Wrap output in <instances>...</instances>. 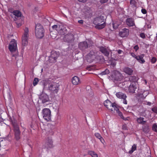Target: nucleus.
I'll list each match as a JSON object with an SVG mask.
<instances>
[{
  "mask_svg": "<svg viewBox=\"0 0 157 157\" xmlns=\"http://www.w3.org/2000/svg\"><path fill=\"white\" fill-rule=\"evenodd\" d=\"M123 78V77L122 75L120 73L118 72L116 74L115 80L117 81H121Z\"/></svg>",
  "mask_w": 157,
  "mask_h": 157,
  "instance_id": "a878e982",
  "label": "nucleus"
},
{
  "mask_svg": "<svg viewBox=\"0 0 157 157\" xmlns=\"http://www.w3.org/2000/svg\"><path fill=\"white\" fill-rule=\"evenodd\" d=\"M13 14L17 17H21V13L17 10H14L13 12Z\"/></svg>",
  "mask_w": 157,
  "mask_h": 157,
  "instance_id": "c756f323",
  "label": "nucleus"
},
{
  "mask_svg": "<svg viewBox=\"0 0 157 157\" xmlns=\"http://www.w3.org/2000/svg\"><path fill=\"white\" fill-rule=\"evenodd\" d=\"M141 12L143 14H146L147 13V11L145 9L142 8Z\"/></svg>",
  "mask_w": 157,
  "mask_h": 157,
  "instance_id": "58836bf2",
  "label": "nucleus"
},
{
  "mask_svg": "<svg viewBox=\"0 0 157 157\" xmlns=\"http://www.w3.org/2000/svg\"><path fill=\"white\" fill-rule=\"evenodd\" d=\"M136 144H134L132 147L131 150L129 151V153L130 154H132V153L135 151L136 150Z\"/></svg>",
  "mask_w": 157,
  "mask_h": 157,
  "instance_id": "2f4dec72",
  "label": "nucleus"
},
{
  "mask_svg": "<svg viewBox=\"0 0 157 157\" xmlns=\"http://www.w3.org/2000/svg\"><path fill=\"white\" fill-rule=\"evenodd\" d=\"M122 128L123 129H126V124H125V125H123V126H122Z\"/></svg>",
  "mask_w": 157,
  "mask_h": 157,
  "instance_id": "49530a36",
  "label": "nucleus"
},
{
  "mask_svg": "<svg viewBox=\"0 0 157 157\" xmlns=\"http://www.w3.org/2000/svg\"><path fill=\"white\" fill-rule=\"evenodd\" d=\"M100 51L105 56H108L109 55V52L107 49L103 47H100Z\"/></svg>",
  "mask_w": 157,
  "mask_h": 157,
  "instance_id": "4be33fe9",
  "label": "nucleus"
},
{
  "mask_svg": "<svg viewBox=\"0 0 157 157\" xmlns=\"http://www.w3.org/2000/svg\"><path fill=\"white\" fill-rule=\"evenodd\" d=\"M39 82L38 79L37 78H35L33 81V85L34 86H35L37 85Z\"/></svg>",
  "mask_w": 157,
  "mask_h": 157,
  "instance_id": "e433bc0d",
  "label": "nucleus"
},
{
  "mask_svg": "<svg viewBox=\"0 0 157 157\" xmlns=\"http://www.w3.org/2000/svg\"><path fill=\"white\" fill-rule=\"evenodd\" d=\"M59 85L56 82H52L48 84V90L51 93H57L59 90Z\"/></svg>",
  "mask_w": 157,
  "mask_h": 157,
  "instance_id": "39448f33",
  "label": "nucleus"
},
{
  "mask_svg": "<svg viewBox=\"0 0 157 157\" xmlns=\"http://www.w3.org/2000/svg\"><path fill=\"white\" fill-rule=\"evenodd\" d=\"M134 49L135 50L136 52L139 49V47L138 45H136L134 47Z\"/></svg>",
  "mask_w": 157,
  "mask_h": 157,
  "instance_id": "c03bdc74",
  "label": "nucleus"
},
{
  "mask_svg": "<svg viewBox=\"0 0 157 157\" xmlns=\"http://www.w3.org/2000/svg\"><path fill=\"white\" fill-rule=\"evenodd\" d=\"M95 28L97 29H103L105 26V22H103L100 24L96 25Z\"/></svg>",
  "mask_w": 157,
  "mask_h": 157,
  "instance_id": "cd10ccee",
  "label": "nucleus"
},
{
  "mask_svg": "<svg viewBox=\"0 0 157 157\" xmlns=\"http://www.w3.org/2000/svg\"><path fill=\"white\" fill-rule=\"evenodd\" d=\"M29 37V29L26 27L24 30V33L22 36V44L23 46H25L27 45Z\"/></svg>",
  "mask_w": 157,
  "mask_h": 157,
  "instance_id": "423d86ee",
  "label": "nucleus"
},
{
  "mask_svg": "<svg viewBox=\"0 0 157 157\" xmlns=\"http://www.w3.org/2000/svg\"><path fill=\"white\" fill-rule=\"evenodd\" d=\"M116 95L117 98L121 99V101L125 105L127 104V101L126 100L127 96L125 94L119 92H117Z\"/></svg>",
  "mask_w": 157,
  "mask_h": 157,
  "instance_id": "9d476101",
  "label": "nucleus"
},
{
  "mask_svg": "<svg viewBox=\"0 0 157 157\" xmlns=\"http://www.w3.org/2000/svg\"><path fill=\"white\" fill-rule=\"evenodd\" d=\"M13 127L14 138L17 141H19L21 139V132L19 125L17 124L12 123Z\"/></svg>",
  "mask_w": 157,
  "mask_h": 157,
  "instance_id": "f03ea898",
  "label": "nucleus"
},
{
  "mask_svg": "<svg viewBox=\"0 0 157 157\" xmlns=\"http://www.w3.org/2000/svg\"><path fill=\"white\" fill-rule=\"evenodd\" d=\"M78 46L80 49L83 52H85V50L88 47L89 45L87 42L84 41L80 42L78 44Z\"/></svg>",
  "mask_w": 157,
  "mask_h": 157,
  "instance_id": "4468645a",
  "label": "nucleus"
},
{
  "mask_svg": "<svg viewBox=\"0 0 157 157\" xmlns=\"http://www.w3.org/2000/svg\"><path fill=\"white\" fill-rule=\"evenodd\" d=\"M35 32L36 38H42L44 36V30L42 25L39 23L36 24Z\"/></svg>",
  "mask_w": 157,
  "mask_h": 157,
  "instance_id": "f257e3e1",
  "label": "nucleus"
},
{
  "mask_svg": "<svg viewBox=\"0 0 157 157\" xmlns=\"http://www.w3.org/2000/svg\"><path fill=\"white\" fill-rule=\"evenodd\" d=\"M109 0H100V2L101 4L107 3Z\"/></svg>",
  "mask_w": 157,
  "mask_h": 157,
  "instance_id": "ea45409f",
  "label": "nucleus"
},
{
  "mask_svg": "<svg viewBox=\"0 0 157 157\" xmlns=\"http://www.w3.org/2000/svg\"><path fill=\"white\" fill-rule=\"evenodd\" d=\"M129 30L128 29L124 28L119 32V35L122 37L127 36L129 35Z\"/></svg>",
  "mask_w": 157,
  "mask_h": 157,
  "instance_id": "dca6fc26",
  "label": "nucleus"
},
{
  "mask_svg": "<svg viewBox=\"0 0 157 157\" xmlns=\"http://www.w3.org/2000/svg\"><path fill=\"white\" fill-rule=\"evenodd\" d=\"M131 55L132 57L135 58L136 59V57H137V56H136L134 53L132 52L131 53Z\"/></svg>",
  "mask_w": 157,
  "mask_h": 157,
  "instance_id": "37998d69",
  "label": "nucleus"
},
{
  "mask_svg": "<svg viewBox=\"0 0 157 157\" xmlns=\"http://www.w3.org/2000/svg\"><path fill=\"white\" fill-rule=\"evenodd\" d=\"M109 73V70H108V69H106L105 70V71L102 72L101 73V75H106V74H108Z\"/></svg>",
  "mask_w": 157,
  "mask_h": 157,
  "instance_id": "f704fd0d",
  "label": "nucleus"
},
{
  "mask_svg": "<svg viewBox=\"0 0 157 157\" xmlns=\"http://www.w3.org/2000/svg\"><path fill=\"white\" fill-rule=\"evenodd\" d=\"M104 105L108 109L111 111L114 112L118 110L115 103H113L109 100H105L104 103Z\"/></svg>",
  "mask_w": 157,
  "mask_h": 157,
  "instance_id": "7ed1b4c3",
  "label": "nucleus"
},
{
  "mask_svg": "<svg viewBox=\"0 0 157 157\" xmlns=\"http://www.w3.org/2000/svg\"><path fill=\"white\" fill-rule=\"evenodd\" d=\"M115 64H113L114 65H115Z\"/></svg>",
  "mask_w": 157,
  "mask_h": 157,
  "instance_id": "864d4df0",
  "label": "nucleus"
},
{
  "mask_svg": "<svg viewBox=\"0 0 157 157\" xmlns=\"http://www.w3.org/2000/svg\"><path fill=\"white\" fill-rule=\"evenodd\" d=\"M44 148H46L47 149L53 148L54 147V145L53 144V141L52 138L48 137L45 140V143Z\"/></svg>",
  "mask_w": 157,
  "mask_h": 157,
  "instance_id": "1a4fd4ad",
  "label": "nucleus"
},
{
  "mask_svg": "<svg viewBox=\"0 0 157 157\" xmlns=\"http://www.w3.org/2000/svg\"><path fill=\"white\" fill-rule=\"evenodd\" d=\"M74 40V36L71 33L65 35L63 38L64 41L68 43H71L73 42Z\"/></svg>",
  "mask_w": 157,
  "mask_h": 157,
  "instance_id": "f8f14e48",
  "label": "nucleus"
},
{
  "mask_svg": "<svg viewBox=\"0 0 157 157\" xmlns=\"http://www.w3.org/2000/svg\"><path fill=\"white\" fill-rule=\"evenodd\" d=\"M144 54H141L140 56H137L136 60L140 63H144L145 62V61L144 59Z\"/></svg>",
  "mask_w": 157,
  "mask_h": 157,
  "instance_id": "aec40b11",
  "label": "nucleus"
},
{
  "mask_svg": "<svg viewBox=\"0 0 157 157\" xmlns=\"http://www.w3.org/2000/svg\"><path fill=\"white\" fill-rule=\"evenodd\" d=\"M88 154L91 155L92 157H98V154L94 151H88Z\"/></svg>",
  "mask_w": 157,
  "mask_h": 157,
  "instance_id": "c85d7f7f",
  "label": "nucleus"
},
{
  "mask_svg": "<svg viewBox=\"0 0 157 157\" xmlns=\"http://www.w3.org/2000/svg\"><path fill=\"white\" fill-rule=\"evenodd\" d=\"M78 1L80 2H86V0H78Z\"/></svg>",
  "mask_w": 157,
  "mask_h": 157,
  "instance_id": "de8ad7c7",
  "label": "nucleus"
},
{
  "mask_svg": "<svg viewBox=\"0 0 157 157\" xmlns=\"http://www.w3.org/2000/svg\"><path fill=\"white\" fill-rule=\"evenodd\" d=\"M152 130L155 132H157V125L155 124H154L152 127Z\"/></svg>",
  "mask_w": 157,
  "mask_h": 157,
  "instance_id": "c9c22d12",
  "label": "nucleus"
},
{
  "mask_svg": "<svg viewBox=\"0 0 157 157\" xmlns=\"http://www.w3.org/2000/svg\"><path fill=\"white\" fill-rule=\"evenodd\" d=\"M147 94H148L147 93V91H144L142 93H138V96L143 99L145 98V97L147 96Z\"/></svg>",
  "mask_w": 157,
  "mask_h": 157,
  "instance_id": "bb28decb",
  "label": "nucleus"
},
{
  "mask_svg": "<svg viewBox=\"0 0 157 157\" xmlns=\"http://www.w3.org/2000/svg\"><path fill=\"white\" fill-rule=\"evenodd\" d=\"M156 61V58L155 57H153L151 59V62L152 63H155Z\"/></svg>",
  "mask_w": 157,
  "mask_h": 157,
  "instance_id": "79ce46f5",
  "label": "nucleus"
},
{
  "mask_svg": "<svg viewBox=\"0 0 157 157\" xmlns=\"http://www.w3.org/2000/svg\"><path fill=\"white\" fill-rule=\"evenodd\" d=\"M94 135L95 137L99 139L100 141L102 143L104 144V143L105 142V140L103 138V137L101 136L100 134L98 132H96L95 133Z\"/></svg>",
  "mask_w": 157,
  "mask_h": 157,
  "instance_id": "393cba45",
  "label": "nucleus"
},
{
  "mask_svg": "<svg viewBox=\"0 0 157 157\" xmlns=\"http://www.w3.org/2000/svg\"><path fill=\"white\" fill-rule=\"evenodd\" d=\"M97 53L94 51H90L86 56L87 61L89 63L92 62L96 58Z\"/></svg>",
  "mask_w": 157,
  "mask_h": 157,
  "instance_id": "6e6552de",
  "label": "nucleus"
},
{
  "mask_svg": "<svg viewBox=\"0 0 157 157\" xmlns=\"http://www.w3.org/2000/svg\"><path fill=\"white\" fill-rule=\"evenodd\" d=\"M140 36L143 39H144L146 37V36L144 33H141L140 34Z\"/></svg>",
  "mask_w": 157,
  "mask_h": 157,
  "instance_id": "a19ab883",
  "label": "nucleus"
},
{
  "mask_svg": "<svg viewBox=\"0 0 157 157\" xmlns=\"http://www.w3.org/2000/svg\"><path fill=\"white\" fill-rule=\"evenodd\" d=\"M78 22L81 24H82L83 23V21L82 20H78Z\"/></svg>",
  "mask_w": 157,
  "mask_h": 157,
  "instance_id": "a18cd8bd",
  "label": "nucleus"
},
{
  "mask_svg": "<svg viewBox=\"0 0 157 157\" xmlns=\"http://www.w3.org/2000/svg\"><path fill=\"white\" fill-rule=\"evenodd\" d=\"M9 49L11 52L15 51L17 49V45L16 41L12 40L10 42L9 46Z\"/></svg>",
  "mask_w": 157,
  "mask_h": 157,
  "instance_id": "9b49d317",
  "label": "nucleus"
},
{
  "mask_svg": "<svg viewBox=\"0 0 157 157\" xmlns=\"http://www.w3.org/2000/svg\"><path fill=\"white\" fill-rule=\"evenodd\" d=\"M147 105H151V103L150 102H147Z\"/></svg>",
  "mask_w": 157,
  "mask_h": 157,
  "instance_id": "603ef678",
  "label": "nucleus"
},
{
  "mask_svg": "<svg viewBox=\"0 0 157 157\" xmlns=\"http://www.w3.org/2000/svg\"><path fill=\"white\" fill-rule=\"evenodd\" d=\"M53 56V54H52L51 55V57H52V58H53L54 60V61H56V59H57V58L56 57H53V56Z\"/></svg>",
  "mask_w": 157,
  "mask_h": 157,
  "instance_id": "09e8293b",
  "label": "nucleus"
},
{
  "mask_svg": "<svg viewBox=\"0 0 157 157\" xmlns=\"http://www.w3.org/2000/svg\"><path fill=\"white\" fill-rule=\"evenodd\" d=\"M104 17L103 16H101L95 18L93 22V24L95 25H98L104 22Z\"/></svg>",
  "mask_w": 157,
  "mask_h": 157,
  "instance_id": "2eb2a0df",
  "label": "nucleus"
},
{
  "mask_svg": "<svg viewBox=\"0 0 157 157\" xmlns=\"http://www.w3.org/2000/svg\"><path fill=\"white\" fill-rule=\"evenodd\" d=\"M17 26L18 27H19L21 25V23H18H18H17Z\"/></svg>",
  "mask_w": 157,
  "mask_h": 157,
  "instance_id": "3c124183",
  "label": "nucleus"
},
{
  "mask_svg": "<svg viewBox=\"0 0 157 157\" xmlns=\"http://www.w3.org/2000/svg\"><path fill=\"white\" fill-rule=\"evenodd\" d=\"M53 29L57 31L58 33L61 35H64L67 33L66 28L61 24H58L52 26Z\"/></svg>",
  "mask_w": 157,
  "mask_h": 157,
  "instance_id": "20e7f679",
  "label": "nucleus"
},
{
  "mask_svg": "<svg viewBox=\"0 0 157 157\" xmlns=\"http://www.w3.org/2000/svg\"><path fill=\"white\" fill-rule=\"evenodd\" d=\"M116 111L117 112L119 116L121 117V118L125 121L128 120L127 118H124V117L122 113L121 112L119 111V109L118 110Z\"/></svg>",
  "mask_w": 157,
  "mask_h": 157,
  "instance_id": "473e14b6",
  "label": "nucleus"
},
{
  "mask_svg": "<svg viewBox=\"0 0 157 157\" xmlns=\"http://www.w3.org/2000/svg\"><path fill=\"white\" fill-rule=\"evenodd\" d=\"M136 89V85L134 84L131 83L128 88V91L130 93H134Z\"/></svg>",
  "mask_w": 157,
  "mask_h": 157,
  "instance_id": "412c9836",
  "label": "nucleus"
},
{
  "mask_svg": "<svg viewBox=\"0 0 157 157\" xmlns=\"http://www.w3.org/2000/svg\"><path fill=\"white\" fill-rule=\"evenodd\" d=\"M151 110L157 114V107H155L153 108H152Z\"/></svg>",
  "mask_w": 157,
  "mask_h": 157,
  "instance_id": "4c0bfd02",
  "label": "nucleus"
},
{
  "mask_svg": "<svg viewBox=\"0 0 157 157\" xmlns=\"http://www.w3.org/2000/svg\"><path fill=\"white\" fill-rule=\"evenodd\" d=\"M124 72L129 75H131L133 72L132 70L128 67H126L124 69Z\"/></svg>",
  "mask_w": 157,
  "mask_h": 157,
  "instance_id": "b1692460",
  "label": "nucleus"
},
{
  "mask_svg": "<svg viewBox=\"0 0 157 157\" xmlns=\"http://www.w3.org/2000/svg\"><path fill=\"white\" fill-rule=\"evenodd\" d=\"M71 81L72 84L74 85H77L81 83L79 78L76 76L72 78Z\"/></svg>",
  "mask_w": 157,
  "mask_h": 157,
  "instance_id": "a211bd4d",
  "label": "nucleus"
},
{
  "mask_svg": "<svg viewBox=\"0 0 157 157\" xmlns=\"http://www.w3.org/2000/svg\"><path fill=\"white\" fill-rule=\"evenodd\" d=\"M39 98L42 103H45L49 101L48 96L46 94L42 93L39 96Z\"/></svg>",
  "mask_w": 157,
  "mask_h": 157,
  "instance_id": "ddd939ff",
  "label": "nucleus"
},
{
  "mask_svg": "<svg viewBox=\"0 0 157 157\" xmlns=\"http://www.w3.org/2000/svg\"><path fill=\"white\" fill-rule=\"evenodd\" d=\"M120 24L119 22L116 21H113V26L114 29H117L118 26Z\"/></svg>",
  "mask_w": 157,
  "mask_h": 157,
  "instance_id": "72a5a7b5",
  "label": "nucleus"
},
{
  "mask_svg": "<svg viewBox=\"0 0 157 157\" xmlns=\"http://www.w3.org/2000/svg\"><path fill=\"white\" fill-rule=\"evenodd\" d=\"M144 117H140L137 119L136 121L138 124L144 125L145 124L146 122V121H144Z\"/></svg>",
  "mask_w": 157,
  "mask_h": 157,
  "instance_id": "5701e85b",
  "label": "nucleus"
},
{
  "mask_svg": "<svg viewBox=\"0 0 157 157\" xmlns=\"http://www.w3.org/2000/svg\"><path fill=\"white\" fill-rule=\"evenodd\" d=\"M127 25L129 27H132L135 25L134 19L132 18H129L126 20Z\"/></svg>",
  "mask_w": 157,
  "mask_h": 157,
  "instance_id": "f3484780",
  "label": "nucleus"
},
{
  "mask_svg": "<svg viewBox=\"0 0 157 157\" xmlns=\"http://www.w3.org/2000/svg\"><path fill=\"white\" fill-rule=\"evenodd\" d=\"M142 129L143 131L145 132H147L149 131V126L148 125L144 124L143 125Z\"/></svg>",
  "mask_w": 157,
  "mask_h": 157,
  "instance_id": "7c9ffc66",
  "label": "nucleus"
},
{
  "mask_svg": "<svg viewBox=\"0 0 157 157\" xmlns=\"http://www.w3.org/2000/svg\"><path fill=\"white\" fill-rule=\"evenodd\" d=\"M42 113L43 117L45 120L48 121L51 120V111L49 109H43Z\"/></svg>",
  "mask_w": 157,
  "mask_h": 157,
  "instance_id": "0eeeda50",
  "label": "nucleus"
},
{
  "mask_svg": "<svg viewBox=\"0 0 157 157\" xmlns=\"http://www.w3.org/2000/svg\"><path fill=\"white\" fill-rule=\"evenodd\" d=\"M139 78L137 76H131L129 78V81L131 82V83L135 84L136 82H137Z\"/></svg>",
  "mask_w": 157,
  "mask_h": 157,
  "instance_id": "6ab92c4d",
  "label": "nucleus"
},
{
  "mask_svg": "<svg viewBox=\"0 0 157 157\" xmlns=\"http://www.w3.org/2000/svg\"><path fill=\"white\" fill-rule=\"evenodd\" d=\"M122 52V51L121 50H118V53H119V54H121V53Z\"/></svg>",
  "mask_w": 157,
  "mask_h": 157,
  "instance_id": "8fccbe9b",
  "label": "nucleus"
}]
</instances>
